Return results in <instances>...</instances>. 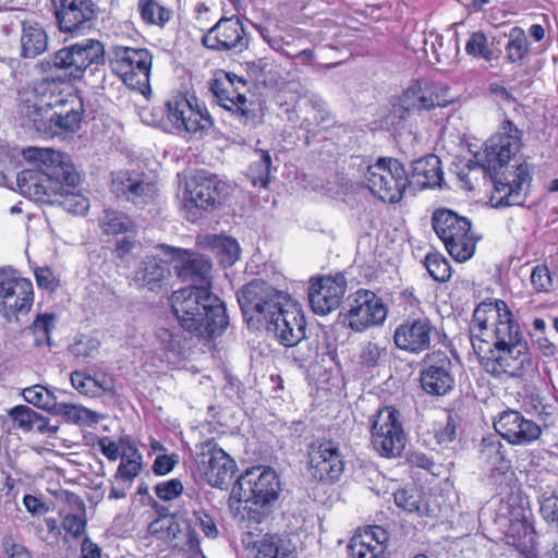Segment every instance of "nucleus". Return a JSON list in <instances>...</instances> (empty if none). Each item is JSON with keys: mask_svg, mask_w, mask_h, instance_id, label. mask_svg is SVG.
Returning <instances> with one entry per match:
<instances>
[{"mask_svg": "<svg viewBox=\"0 0 558 558\" xmlns=\"http://www.w3.org/2000/svg\"><path fill=\"white\" fill-rule=\"evenodd\" d=\"M33 168L17 173L20 192L35 202L57 204L73 215H84L88 199L73 190L80 182L70 157L50 148L27 147L22 153Z\"/></svg>", "mask_w": 558, "mask_h": 558, "instance_id": "2", "label": "nucleus"}, {"mask_svg": "<svg viewBox=\"0 0 558 558\" xmlns=\"http://www.w3.org/2000/svg\"><path fill=\"white\" fill-rule=\"evenodd\" d=\"M308 464L311 476L326 484L338 482L345 469L339 444L325 438L310 444Z\"/></svg>", "mask_w": 558, "mask_h": 558, "instance_id": "17", "label": "nucleus"}, {"mask_svg": "<svg viewBox=\"0 0 558 558\" xmlns=\"http://www.w3.org/2000/svg\"><path fill=\"white\" fill-rule=\"evenodd\" d=\"M523 131L510 120H505L497 133L492 135L484 144L483 154L474 155L477 165L484 170L494 184V193L490 201L494 207L521 206L525 202L522 193L523 184L532 180L530 166L522 162L515 167L512 179L506 175L508 163L523 146Z\"/></svg>", "mask_w": 558, "mask_h": 558, "instance_id": "3", "label": "nucleus"}, {"mask_svg": "<svg viewBox=\"0 0 558 558\" xmlns=\"http://www.w3.org/2000/svg\"><path fill=\"white\" fill-rule=\"evenodd\" d=\"M504 527L505 539L508 545L515 547L525 558L536 553L537 535L533 520L507 524Z\"/></svg>", "mask_w": 558, "mask_h": 558, "instance_id": "31", "label": "nucleus"}, {"mask_svg": "<svg viewBox=\"0 0 558 558\" xmlns=\"http://www.w3.org/2000/svg\"><path fill=\"white\" fill-rule=\"evenodd\" d=\"M367 186L384 203H399L410 186L409 173L398 159L380 157L367 168Z\"/></svg>", "mask_w": 558, "mask_h": 558, "instance_id": "11", "label": "nucleus"}, {"mask_svg": "<svg viewBox=\"0 0 558 558\" xmlns=\"http://www.w3.org/2000/svg\"><path fill=\"white\" fill-rule=\"evenodd\" d=\"M213 247L225 267L232 266L240 257L239 243L230 236H215Z\"/></svg>", "mask_w": 558, "mask_h": 558, "instance_id": "48", "label": "nucleus"}, {"mask_svg": "<svg viewBox=\"0 0 558 558\" xmlns=\"http://www.w3.org/2000/svg\"><path fill=\"white\" fill-rule=\"evenodd\" d=\"M173 117L172 101L168 99L165 101L163 107L153 109L150 123L163 132L171 134L174 130Z\"/></svg>", "mask_w": 558, "mask_h": 558, "instance_id": "58", "label": "nucleus"}, {"mask_svg": "<svg viewBox=\"0 0 558 558\" xmlns=\"http://www.w3.org/2000/svg\"><path fill=\"white\" fill-rule=\"evenodd\" d=\"M138 9L142 19L148 24L163 25L170 19V12L155 0H140Z\"/></svg>", "mask_w": 558, "mask_h": 558, "instance_id": "51", "label": "nucleus"}, {"mask_svg": "<svg viewBox=\"0 0 558 558\" xmlns=\"http://www.w3.org/2000/svg\"><path fill=\"white\" fill-rule=\"evenodd\" d=\"M449 88L428 78H420L405 89L408 106H416V110H430L436 107H446L451 100L448 98Z\"/></svg>", "mask_w": 558, "mask_h": 558, "instance_id": "26", "label": "nucleus"}, {"mask_svg": "<svg viewBox=\"0 0 558 558\" xmlns=\"http://www.w3.org/2000/svg\"><path fill=\"white\" fill-rule=\"evenodd\" d=\"M257 558H295V546L288 535L266 534L255 542Z\"/></svg>", "mask_w": 558, "mask_h": 558, "instance_id": "35", "label": "nucleus"}, {"mask_svg": "<svg viewBox=\"0 0 558 558\" xmlns=\"http://www.w3.org/2000/svg\"><path fill=\"white\" fill-rule=\"evenodd\" d=\"M177 549L181 558H206L201 549L198 534L189 521L177 522Z\"/></svg>", "mask_w": 558, "mask_h": 558, "instance_id": "41", "label": "nucleus"}, {"mask_svg": "<svg viewBox=\"0 0 558 558\" xmlns=\"http://www.w3.org/2000/svg\"><path fill=\"white\" fill-rule=\"evenodd\" d=\"M57 392L58 395L43 385H34L23 389L22 396L27 403L52 414L59 398L65 395L63 390Z\"/></svg>", "mask_w": 558, "mask_h": 558, "instance_id": "44", "label": "nucleus"}, {"mask_svg": "<svg viewBox=\"0 0 558 558\" xmlns=\"http://www.w3.org/2000/svg\"><path fill=\"white\" fill-rule=\"evenodd\" d=\"M308 105L315 111L314 124L328 128L335 123L333 116L327 108L326 101L318 95L308 98Z\"/></svg>", "mask_w": 558, "mask_h": 558, "instance_id": "61", "label": "nucleus"}, {"mask_svg": "<svg viewBox=\"0 0 558 558\" xmlns=\"http://www.w3.org/2000/svg\"><path fill=\"white\" fill-rule=\"evenodd\" d=\"M400 417V411L389 405L379 409L372 421L373 447L383 457H397L404 448L405 434Z\"/></svg>", "mask_w": 558, "mask_h": 558, "instance_id": "13", "label": "nucleus"}, {"mask_svg": "<svg viewBox=\"0 0 558 558\" xmlns=\"http://www.w3.org/2000/svg\"><path fill=\"white\" fill-rule=\"evenodd\" d=\"M494 427L501 438L514 446H529L542 435V428L537 423L510 409L499 414L494 421Z\"/></svg>", "mask_w": 558, "mask_h": 558, "instance_id": "22", "label": "nucleus"}, {"mask_svg": "<svg viewBox=\"0 0 558 558\" xmlns=\"http://www.w3.org/2000/svg\"><path fill=\"white\" fill-rule=\"evenodd\" d=\"M236 300L250 330H263L276 311L288 306L290 295L262 279H253L236 292Z\"/></svg>", "mask_w": 558, "mask_h": 558, "instance_id": "6", "label": "nucleus"}, {"mask_svg": "<svg viewBox=\"0 0 558 558\" xmlns=\"http://www.w3.org/2000/svg\"><path fill=\"white\" fill-rule=\"evenodd\" d=\"M248 36L241 20L236 16H222L203 36V45L215 51H243L248 47Z\"/></svg>", "mask_w": 558, "mask_h": 558, "instance_id": "21", "label": "nucleus"}, {"mask_svg": "<svg viewBox=\"0 0 558 558\" xmlns=\"http://www.w3.org/2000/svg\"><path fill=\"white\" fill-rule=\"evenodd\" d=\"M348 551L352 558H376L383 553V548L363 538L361 533L351 538Z\"/></svg>", "mask_w": 558, "mask_h": 558, "instance_id": "52", "label": "nucleus"}, {"mask_svg": "<svg viewBox=\"0 0 558 558\" xmlns=\"http://www.w3.org/2000/svg\"><path fill=\"white\" fill-rule=\"evenodd\" d=\"M48 49V35L46 31L36 23L23 22L21 35V56L23 58H35Z\"/></svg>", "mask_w": 558, "mask_h": 558, "instance_id": "37", "label": "nucleus"}, {"mask_svg": "<svg viewBox=\"0 0 558 558\" xmlns=\"http://www.w3.org/2000/svg\"><path fill=\"white\" fill-rule=\"evenodd\" d=\"M344 308V322L356 332L381 325L388 313L383 300L373 291L365 289H360L350 295Z\"/></svg>", "mask_w": 558, "mask_h": 558, "instance_id": "14", "label": "nucleus"}, {"mask_svg": "<svg viewBox=\"0 0 558 558\" xmlns=\"http://www.w3.org/2000/svg\"><path fill=\"white\" fill-rule=\"evenodd\" d=\"M14 425L24 432L33 429L41 434H56L58 426L49 424V420L27 405H16L8 411Z\"/></svg>", "mask_w": 558, "mask_h": 558, "instance_id": "33", "label": "nucleus"}, {"mask_svg": "<svg viewBox=\"0 0 558 558\" xmlns=\"http://www.w3.org/2000/svg\"><path fill=\"white\" fill-rule=\"evenodd\" d=\"M424 266L435 281L446 282L450 279V264L441 254L428 253L424 258Z\"/></svg>", "mask_w": 558, "mask_h": 558, "instance_id": "49", "label": "nucleus"}, {"mask_svg": "<svg viewBox=\"0 0 558 558\" xmlns=\"http://www.w3.org/2000/svg\"><path fill=\"white\" fill-rule=\"evenodd\" d=\"M502 304L507 303L502 300H486L476 306L471 326V341L474 335H480L483 338L488 329L489 322L495 323L497 317L500 316Z\"/></svg>", "mask_w": 558, "mask_h": 558, "instance_id": "40", "label": "nucleus"}, {"mask_svg": "<svg viewBox=\"0 0 558 558\" xmlns=\"http://www.w3.org/2000/svg\"><path fill=\"white\" fill-rule=\"evenodd\" d=\"M465 51L469 56L490 61L494 59V51L488 45L486 35L478 31L474 32L466 41Z\"/></svg>", "mask_w": 558, "mask_h": 558, "instance_id": "50", "label": "nucleus"}, {"mask_svg": "<svg viewBox=\"0 0 558 558\" xmlns=\"http://www.w3.org/2000/svg\"><path fill=\"white\" fill-rule=\"evenodd\" d=\"M100 348V341L96 338L81 335L70 345V353L76 359H92Z\"/></svg>", "mask_w": 558, "mask_h": 558, "instance_id": "55", "label": "nucleus"}, {"mask_svg": "<svg viewBox=\"0 0 558 558\" xmlns=\"http://www.w3.org/2000/svg\"><path fill=\"white\" fill-rule=\"evenodd\" d=\"M387 359V350L378 343L367 342L361 351L360 363L364 368L374 369L380 366Z\"/></svg>", "mask_w": 558, "mask_h": 558, "instance_id": "54", "label": "nucleus"}, {"mask_svg": "<svg viewBox=\"0 0 558 558\" xmlns=\"http://www.w3.org/2000/svg\"><path fill=\"white\" fill-rule=\"evenodd\" d=\"M229 107V111H231L243 125L250 129H255L264 123L266 112L265 101H247L244 94H236L235 102L231 101Z\"/></svg>", "mask_w": 558, "mask_h": 558, "instance_id": "34", "label": "nucleus"}, {"mask_svg": "<svg viewBox=\"0 0 558 558\" xmlns=\"http://www.w3.org/2000/svg\"><path fill=\"white\" fill-rule=\"evenodd\" d=\"M434 331L428 318H408L396 328L393 341L399 350L420 354L429 349Z\"/></svg>", "mask_w": 558, "mask_h": 558, "instance_id": "25", "label": "nucleus"}, {"mask_svg": "<svg viewBox=\"0 0 558 558\" xmlns=\"http://www.w3.org/2000/svg\"><path fill=\"white\" fill-rule=\"evenodd\" d=\"M492 325L494 326V343L492 347L525 341L520 326L507 304H502L500 316Z\"/></svg>", "mask_w": 558, "mask_h": 558, "instance_id": "36", "label": "nucleus"}, {"mask_svg": "<svg viewBox=\"0 0 558 558\" xmlns=\"http://www.w3.org/2000/svg\"><path fill=\"white\" fill-rule=\"evenodd\" d=\"M269 66L270 63L265 58L245 62L248 78L257 85H271V70Z\"/></svg>", "mask_w": 558, "mask_h": 558, "instance_id": "53", "label": "nucleus"}, {"mask_svg": "<svg viewBox=\"0 0 558 558\" xmlns=\"http://www.w3.org/2000/svg\"><path fill=\"white\" fill-rule=\"evenodd\" d=\"M112 191L123 195L136 206H145L155 201L158 189L155 182L145 180L143 175L124 173L112 180Z\"/></svg>", "mask_w": 558, "mask_h": 558, "instance_id": "27", "label": "nucleus"}, {"mask_svg": "<svg viewBox=\"0 0 558 558\" xmlns=\"http://www.w3.org/2000/svg\"><path fill=\"white\" fill-rule=\"evenodd\" d=\"M397 507L407 512H418L421 508V497L413 488H401L393 494Z\"/></svg>", "mask_w": 558, "mask_h": 558, "instance_id": "60", "label": "nucleus"}, {"mask_svg": "<svg viewBox=\"0 0 558 558\" xmlns=\"http://www.w3.org/2000/svg\"><path fill=\"white\" fill-rule=\"evenodd\" d=\"M84 112L82 98L77 94H70L63 106L31 123L39 134L45 136L73 134L80 130Z\"/></svg>", "mask_w": 558, "mask_h": 558, "instance_id": "16", "label": "nucleus"}, {"mask_svg": "<svg viewBox=\"0 0 558 558\" xmlns=\"http://www.w3.org/2000/svg\"><path fill=\"white\" fill-rule=\"evenodd\" d=\"M458 416L449 414L444 426L435 430V438L438 444H449L456 440L458 429Z\"/></svg>", "mask_w": 558, "mask_h": 558, "instance_id": "64", "label": "nucleus"}, {"mask_svg": "<svg viewBox=\"0 0 558 558\" xmlns=\"http://www.w3.org/2000/svg\"><path fill=\"white\" fill-rule=\"evenodd\" d=\"M72 386L82 395L97 397V388L94 377L84 372L73 371L70 376Z\"/></svg>", "mask_w": 558, "mask_h": 558, "instance_id": "62", "label": "nucleus"}, {"mask_svg": "<svg viewBox=\"0 0 558 558\" xmlns=\"http://www.w3.org/2000/svg\"><path fill=\"white\" fill-rule=\"evenodd\" d=\"M531 284L536 292H549L553 287V279L546 265H536L531 272Z\"/></svg>", "mask_w": 558, "mask_h": 558, "instance_id": "63", "label": "nucleus"}, {"mask_svg": "<svg viewBox=\"0 0 558 558\" xmlns=\"http://www.w3.org/2000/svg\"><path fill=\"white\" fill-rule=\"evenodd\" d=\"M99 227L106 234H120L132 231L135 226L125 214L113 209H105L99 218Z\"/></svg>", "mask_w": 558, "mask_h": 558, "instance_id": "46", "label": "nucleus"}, {"mask_svg": "<svg viewBox=\"0 0 558 558\" xmlns=\"http://www.w3.org/2000/svg\"><path fill=\"white\" fill-rule=\"evenodd\" d=\"M453 363L449 355L436 350L425 355L420 369V384L429 396L444 397L456 387Z\"/></svg>", "mask_w": 558, "mask_h": 558, "instance_id": "18", "label": "nucleus"}, {"mask_svg": "<svg viewBox=\"0 0 558 558\" xmlns=\"http://www.w3.org/2000/svg\"><path fill=\"white\" fill-rule=\"evenodd\" d=\"M189 468L192 477L196 472L211 487L227 489L238 470L234 459L220 448L214 439H207L195 446L194 452L190 450V458L183 462Z\"/></svg>", "mask_w": 558, "mask_h": 558, "instance_id": "9", "label": "nucleus"}, {"mask_svg": "<svg viewBox=\"0 0 558 558\" xmlns=\"http://www.w3.org/2000/svg\"><path fill=\"white\" fill-rule=\"evenodd\" d=\"M195 107L191 100L183 98L177 99V130L185 133H196L199 130H206L213 126L214 121L207 110L197 105V99L193 98Z\"/></svg>", "mask_w": 558, "mask_h": 558, "instance_id": "29", "label": "nucleus"}, {"mask_svg": "<svg viewBox=\"0 0 558 558\" xmlns=\"http://www.w3.org/2000/svg\"><path fill=\"white\" fill-rule=\"evenodd\" d=\"M231 192V185L217 174L205 170L185 179L182 210L189 221L195 222L220 209Z\"/></svg>", "mask_w": 558, "mask_h": 558, "instance_id": "8", "label": "nucleus"}, {"mask_svg": "<svg viewBox=\"0 0 558 558\" xmlns=\"http://www.w3.org/2000/svg\"><path fill=\"white\" fill-rule=\"evenodd\" d=\"M208 86L217 102L227 110L230 109L229 105H231V101L235 102L236 94H240L238 87H232L228 81L221 78L216 73L208 82Z\"/></svg>", "mask_w": 558, "mask_h": 558, "instance_id": "47", "label": "nucleus"}, {"mask_svg": "<svg viewBox=\"0 0 558 558\" xmlns=\"http://www.w3.org/2000/svg\"><path fill=\"white\" fill-rule=\"evenodd\" d=\"M209 257L177 247V324L190 338L210 340L229 325L223 301L213 292Z\"/></svg>", "mask_w": 558, "mask_h": 558, "instance_id": "1", "label": "nucleus"}, {"mask_svg": "<svg viewBox=\"0 0 558 558\" xmlns=\"http://www.w3.org/2000/svg\"><path fill=\"white\" fill-rule=\"evenodd\" d=\"M281 483L277 472L270 466H254L245 470L234 482L230 497V507L243 504L236 509L243 520L259 524L269 518L279 499Z\"/></svg>", "mask_w": 558, "mask_h": 558, "instance_id": "4", "label": "nucleus"}, {"mask_svg": "<svg viewBox=\"0 0 558 558\" xmlns=\"http://www.w3.org/2000/svg\"><path fill=\"white\" fill-rule=\"evenodd\" d=\"M472 348L482 367L495 378H501L504 375L521 378L536 366L526 341L492 347L487 339L474 335Z\"/></svg>", "mask_w": 558, "mask_h": 558, "instance_id": "5", "label": "nucleus"}, {"mask_svg": "<svg viewBox=\"0 0 558 558\" xmlns=\"http://www.w3.org/2000/svg\"><path fill=\"white\" fill-rule=\"evenodd\" d=\"M109 64L129 88L142 95L150 93L151 56L147 49L113 46L109 53Z\"/></svg>", "mask_w": 558, "mask_h": 558, "instance_id": "10", "label": "nucleus"}, {"mask_svg": "<svg viewBox=\"0 0 558 558\" xmlns=\"http://www.w3.org/2000/svg\"><path fill=\"white\" fill-rule=\"evenodd\" d=\"M276 312L274 318L268 322L263 330L284 347L299 345L306 337V320L301 306L290 299L288 306H281Z\"/></svg>", "mask_w": 558, "mask_h": 558, "instance_id": "20", "label": "nucleus"}, {"mask_svg": "<svg viewBox=\"0 0 558 558\" xmlns=\"http://www.w3.org/2000/svg\"><path fill=\"white\" fill-rule=\"evenodd\" d=\"M255 154L259 159L251 165L250 170L254 174V184L257 181L263 187H266L269 182V174L271 171V157L267 150L256 149Z\"/></svg>", "mask_w": 558, "mask_h": 558, "instance_id": "56", "label": "nucleus"}, {"mask_svg": "<svg viewBox=\"0 0 558 558\" xmlns=\"http://www.w3.org/2000/svg\"><path fill=\"white\" fill-rule=\"evenodd\" d=\"M52 414L61 416L66 423L77 425H92L98 422V416L94 411L83 405L59 400Z\"/></svg>", "mask_w": 558, "mask_h": 558, "instance_id": "43", "label": "nucleus"}, {"mask_svg": "<svg viewBox=\"0 0 558 558\" xmlns=\"http://www.w3.org/2000/svg\"><path fill=\"white\" fill-rule=\"evenodd\" d=\"M526 520H533V512L515 497L509 498L499 509V522L502 526Z\"/></svg>", "mask_w": 558, "mask_h": 558, "instance_id": "45", "label": "nucleus"}, {"mask_svg": "<svg viewBox=\"0 0 558 558\" xmlns=\"http://www.w3.org/2000/svg\"><path fill=\"white\" fill-rule=\"evenodd\" d=\"M508 37L509 40L505 47L506 59L512 64L522 66L530 52V43L525 32L521 27L514 26L510 29Z\"/></svg>", "mask_w": 558, "mask_h": 558, "instance_id": "42", "label": "nucleus"}, {"mask_svg": "<svg viewBox=\"0 0 558 558\" xmlns=\"http://www.w3.org/2000/svg\"><path fill=\"white\" fill-rule=\"evenodd\" d=\"M148 505L157 514V518L148 525L149 534L161 541H172L174 538V513L170 512L169 507L151 497L149 498Z\"/></svg>", "mask_w": 558, "mask_h": 558, "instance_id": "39", "label": "nucleus"}, {"mask_svg": "<svg viewBox=\"0 0 558 558\" xmlns=\"http://www.w3.org/2000/svg\"><path fill=\"white\" fill-rule=\"evenodd\" d=\"M167 250L168 259L156 255L145 256L135 269L132 281L137 289L159 292L171 278V262L174 259V247L161 245Z\"/></svg>", "mask_w": 558, "mask_h": 558, "instance_id": "23", "label": "nucleus"}, {"mask_svg": "<svg viewBox=\"0 0 558 558\" xmlns=\"http://www.w3.org/2000/svg\"><path fill=\"white\" fill-rule=\"evenodd\" d=\"M53 328V315H38L31 326V330L35 338V344L41 347L50 345V333Z\"/></svg>", "mask_w": 558, "mask_h": 558, "instance_id": "57", "label": "nucleus"}, {"mask_svg": "<svg viewBox=\"0 0 558 558\" xmlns=\"http://www.w3.org/2000/svg\"><path fill=\"white\" fill-rule=\"evenodd\" d=\"M478 240L480 236L474 234L472 223L469 222L464 231L460 230L459 233H454L452 241L445 243V247L454 260L463 263L474 255Z\"/></svg>", "mask_w": 558, "mask_h": 558, "instance_id": "38", "label": "nucleus"}, {"mask_svg": "<svg viewBox=\"0 0 558 558\" xmlns=\"http://www.w3.org/2000/svg\"><path fill=\"white\" fill-rule=\"evenodd\" d=\"M58 29L71 37L93 29L97 5L93 0H51Z\"/></svg>", "mask_w": 558, "mask_h": 558, "instance_id": "15", "label": "nucleus"}, {"mask_svg": "<svg viewBox=\"0 0 558 558\" xmlns=\"http://www.w3.org/2000/svg\"><path fill=\"white\" fill-rule=\"evenodd\" d=\"M469 222L471 221L466 217L447 208H437L432 216L433 229L444 244L451 242L454 233H459L460 230L464 231Z\"/></svg>", "mask_w": 558, "mask_h": 558, "instance_id": "32", "label": "nucleus"}, {"mask_svg": "<svg viewBox=\"0 0 558 558\" xmlns=\"http://www.w3.org/2000/svg\"><path fill=\"white\" fill-rule=\"evenodd\" d=\"M347 290V279L342 274L322 277L311 282L308 302L314 313L326 315L337 308Z\"/></svg>", "mask_w": 558, "mask_h": 558, "instance_id": "24", "label": "nucleus"}, {"mask_svg": "<svg viewBox=\"0 0 558 558\" xmlns=\"http://www.w3.org/2000/svg\"><path fill=\"white\" fill-rule=\"evenodd\" d=\"M34 301L33 283L12 268H0V311L9 320L27 313Z\"/></svg>", "mask_w": 558, "mask_h": 558, "instance_id": "19", "label": "nucleus"}, {"mask_svg": "<svg viewBox=\"0 0 558 558\" xmlns=\"http://www.w3.org/2000/svg\"><path fill=\"white\" fill-rule=\"evenodd\" d=\"M442 175L440 159L436 155L429 154L412 162L411 173H409L410 185H415L421 190L440 186Z\"/></svg>", "mask_w": 558, "mask_h": 558, "instance_id": "30", "label": "nucleus"}, {"mask_svg": "<svg viewBox=\"0 0 558 558\" xmlns=\"http://www.w3.org/2000/svg\"><path fill=\"white\" fill-rule=\"evenodd\" d=\"M539 512L544 521L558 532V494L543 496L539 505Z\"/></svg>", "mask_w": 558, "mask_h": 558, "instance_id": "59", "label": "nucleus"}, {"mask_svg": "<svg viewBox=\"0 0 558 558\" xmlns=\"http://www.w3.org/2000/svg\"><path fill=\"white\" fill-rule=\"evenodd\" d=\"M106 63L105 45L95 38H85L64 46L51 53L43 63L49 70L60 72L69 82L83 80Z\"/></svg>", "mask_w": 558, "mask_h": 558, "instance_id": "7", "label": "nucleus"}, {"mask_svg": "<svg viewBox=\"0 0 558 558\" xmlns=\"http://www.w3.org/2000/svg\"><path fill=\"white\" fill-rule=\"evenodd\" d=\"M71 93H63L54 80L44 78L19 93L17 113L29 122L60 108Z\"/></svg>", "mask_w": 558, "mask_h": 558, "instance_id": "12", "label": "nucleus"}, {"mask_svg": "<svg viewBox=\"0 0 558 558\" xmlns=\"http://www.w3.org/2000/svg\"><path fill=\"white\" fill-rule=\"evenodd\" d=\"M478 459L481 463L489 468V477L493 480L507 474L512 468L508 456V448L496 435H488L482 438Z\"/></svg>", "mask_w": 558, "mask_h": 558, "instance_id": "28", "label": "nucleus"}]
</instances>
